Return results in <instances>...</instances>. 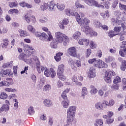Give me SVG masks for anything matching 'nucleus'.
Instances as JSON below:
<instances>
[{
    "label": "nucleus",
    "instance_id": "obj_29",
    "mask_svg": "<svg viewBox=\"0 0 126 126\" xmlns=\"http://www.w3.org/2000/svg\"><path fill=\"white\" fill-rule=\"evenodd\" d=\"M90 88H91L90 93L92 95H95V94H96V93L98 92V90H97L96 88L94 87V86H93V85L91 86Z\"/></svg>",
    "mask_w": 126,
    "mask_h": 126
},
{
    "label": "nucleus",
    "instance_id": "obj_5",
    "mask_svg": "<svg viewBox=\"0 0 126 126\" xmlns=\"http://www.w3.org/2000/svg\"><path fill=\"white\" fill-rule=\"evenodd\" d=\"M81 30L83 31V32H84L86 34H90L91 36H96L98 35L97 32L92 30V29L90 28L89 26L88 25H86L83 27H81Z\"/></svg>",
    "mask_w": 126,
    "mask_h": 126
},
{
    "label": "nucleus",
    "instance_id": "obj_6",
    "mask_svg": "<svg viewBox=\"0 0 126 126\" xmlns=\"http://www.w3.org/2000/svg\"><path fill=\"white\" fill-rule=\"evenodd\" d=\"M23 49L28 56L33 55L35 52V49L32 46L27 44H24Z\"/></svg>",
    "mask_w": 126,
    "mask_h": 126
},
{
    "label": "nucleus",
    "instance_id": "obj_52",
    "mask_svg": "<svg viewBox=\"0 0 126 126\" xmlns=\"http://www.w3.org/2000/svg\"><path fill=\"white\" fill-rule=\"evenodd\" d=\"M13 101L14 102V108L15 109H18V100L17 99L15 98L13 100Z\"/></svg>",
    "mask_w": 126,
    "mask_h": 126
},
{
    "label": "nucleus",
    "instance_id": "obj_58",
    "mask_svg": "<svg viewBox=\"0 0 126 126\" xmlns=\"http://www.w3.org/2000/svg\"><path fill=\"white\" fill-rule=\"evenodd\" d=\"M39 85L41 87L45 85V80L43 78L40 79V81L39 82Z\"/></svg>",
    "mask_w": 126,
    "mask_h": 126
},
{
    "label": "nucleus",
    "instance_id": "obj_63",
    "mask_svg": "<svg viewBox=\"0 0 126 126\" xmlns=\"http://www.w3.org/2000/svg\"><path fill=\"white\" fill-rule=\"evenodd\" d=\"M34 35L35 37H37V38H39V39H40L41 36H42V33L41 32H35Z\"/></svg>",
    "mask_w": 126,
    "mask_h": 126
},
{
    "label": "nucleus",
    "instance_id": "obj_4",
    "mask_svg": "<svg viewBox=\"0 0 126 126\" xmlns=\"http://www.w3.org/2000/svg\"><path fill=\"white\" fill-rule=\"evenodd\" d=\"M25 63H27L28 64H33V63H36L37 71L40 72V67L39 66L40 61H39V59L37 56H34L32 58H31L30 59H26Z\"/></svg>",
    "mask_w": 126,
    "mask_h": 126
},
{
    "label": "nucleus",
    "instance_id": "obj_59",
    "mask_svg": "<svg viewBox=\"0 0 126 126\" xmlns=\"http://www.w3.org/2000/svg\"><path fill=\"white\" fill-rule=\"evenodd\" d=\"M24 17L26 22H27V23H30V22L31 21V17L30 18V17L27 15H25Z\"/></svg>",
    "mask_w": 126,
    "mask_h": 126
},
{
    "label": "nucleus",
    "instance_id": "obj_61",
    "mask_svg": "<svg viewBox=\"0 0 126 126\" xmlns=\"http://www.w3.org/2000/svg\"><path fill=\"white\" fill-rule=\"evenodd\" d=\"M75 6L77 8H84V6L83 5H81L78 1L75 2Z\"/></svg>",
    "mask_w": 126,
    "mask_h": 126
},
{
    "label": "nucleus",
    "instance_id": "obj_64",
    "mask_svg": "<svg viewBox=\"0 0 126 126\" xmlns=\"http://www.w3.org/2000/svg\"><path fill=\"white\" fill-rule=\"evenodd\" d=\"M5 91H6V92H14V91H15V89L7 88L5 89Z\"/></svg>",
    "mask_w": 126,
    "mask_h": 126
},
{
    "label": "nucleus",
    "instance_id": "obj_36",
    "mask_svg": "<svg viewBox=\"0 0 126 126\" xmlns=\"http://www.w3.org/2000/svg\"><path fill=\"white\" fill-rule=\"evenodd\" d=\"M35 114V110H34V107L32 106H30L28 108V114L30 116H32Z\"/></svg>",
    "mask_w": 126,
    "mask_h": 126
},
{
    "label": "nucleus",
    "instance_id": "obj_24",
    "mask_svg": "<svg viewBox=\"0 0 126 126\" xmlns=\"http://www.w3.org/2000/svg\"><path fill=\"white\" fill-rule=\"evenodd\" d=\"M95 108L99 111L104 110V107L101 102H96L95 104Z\"/></svg>",
    "mask_w": 126,
    "mask_h": 126
},
{
    "label": "nucleus",
    "instance_id": "obj_14",
    "mask_svg": "<svg viewBox=\"0 0 126 126\" xmlns=\"http://www.w3.org/2000/svg\"><path fill=\"white\" fill-rule=\"evenodd\" d=\"M88 76L89 78H93L96 76V70L94 67H91L90 68V71L88 73Z\"/></svg>",
    "mask_w": 126,
    "mask_h": 126
},
{
    "label": "nucleus",
    "instance_id": "obj_56",
    "mask_svg": "<svg viewBox=\"0 0 126 126\" xmlns=\"http://www.w3.org/2000/svg\"><path fill=\"white\" fill-rule=\"evenodd\" d=\"M31 78L32 80V82L34 83H36L37 82V78L36 77V75H34L33 74H32L31 76Z\"/></svg>",
    "mask_w": 126,
    "mask_h": 126
},
{
    "label": "nucleus",
    "instance_id": "obj_47",
    "mask_svg": "<svg viewBox=\"0 0 126 126\" xmlns=\"http://www.w3.org/2000/svg\"><path fill=\"white\" fill-rule=\"evenodd\" d=\"M106 74L111 78L112 76H116V73L114 71H109V72H107Z\"/></svg>",
    "mask_w": 126,
    "mask_h": 126
},
{
    "label": "nucleus",
    "instance_id": "obj_19",
    "mask_svg": "<svg viewBox=\"0 0 126 126\" xmlns=\"http://www.w3.org/2000/svg\"><path fill=\"white\" fill-rule=\"evenodd\" d=\"M9 43V41L7 38H4L2 40V43L1 44V47L3 49H6L7 48V46Z\"/></svg>",
    "mask_w": 126,
    "mask_h": 126
},
{
    "label": "nucleus",
    "instance_id": "obj_3",
    "mask_svg": "<svg viewBox=\"0 0 126 126\" xmlns=\"http://www.w3.org/2000/svg\"><path fill=\"white\" fill-rule=\"evenodd\" d=\"M76 112V107L70 106L67 110V119L68 122H73L74 116Z\"/></svg>",
    "mask_w": 126,
    "mask_h": 126
},
{
    "label": "nucleus",
    "instance_id": "obj_37",
    "mask_svg": "<svg viewBox=\"0 0 126 126\" xmlns=\"http://www.w3.org/2000/svg\"><path fill=\"white\" fill-rule=\"evenodd\" d=\"M63 108H67L69 106V100H63L62 102Z\"/></svg>",
    "mask_w": 126,
    "mask_h": 126
},
{
    "label": "nucleus",
    "instance_id": "obj_8",
    "mask_svg": "<svg viewBox=\"0 0 126 126\" xmlns=\"http://www.w3.org/2000/svg\"><path fill=\"white\" fill-rule=\"evenodd\" d=\"M94 66L98 68H107L108 67V64L99 59L95 61Z\"/></svg>",
    "mask_w": 126,
    "mask_h": 126
},
{
    "label": "nucleus",
    "instance_id": "obj_40",
    "mask_svg": "<svg viewBox=\"0 0 126 126\" xmlns=\"http://www.w3.org/2000/svg\"><path fill=\"white\" fill-rule=\"evenodd\" d=\"M40 7L42 10H46V9H48V7H49V3H43Z\"/></svg>",
    "mask_w": 126,
    "mask_h": 126
},
{
    "label": "nucleus",
    "instance_id": "obj_26",
    "mask_svg": "<svg viewBox=\"0 0 126 126\" xmlns=\"http://www.w3.org/2000/svg\"><path fill=\"white\" fill-rule=\"evenodd\" d=\"M65 14L67 16H73L74 15V13L70 9H66L65 10Z\"/></svg>",
    "mask_w": 126,
    "mask_h": 126
},
{
    "label": "nucleus",
    "instance_id": "obj_21",
    "mask_svg": "<svg viewBox=\"0 0 126 126\" xmlns=\"http://www.w3.org/2000/svg\"><path fill=\"white\" fill-rule=\"evenodd\" d=\"M93 24L95 28H100V27L102 26V24H101L100 21L98 20H94Z\"/></svg>",
    "mask_w": 126,
    "mask_h": 126
},
{
    "label": "nucleus",
    "instance_id": "obj_53",
    "mask_svg": "<svg viewBox=\"0 0 126 126\" xmlns=\"http://www.w3.org/2000/svg\"><path fill=\"white\" fill-rule=\"evenodd\" d=\"M68 64L71 66V67H73V64L74 63V60H73L71 58L69 59L68 60Z\"/></svg>",
    "mask_w": 126,
    "mask_h": 126
},
{
    "label": "nucleus",
    "instance_id": "obj_62",
    "mask_svg": "<svg viewBox=\"0 0 126 126\" xmlns=\"http://www.w3.org/2000/svg\"><path fill=\"white\" fill-rule=\"evenodd\" d=\"M71 79L73 82L77 83L78 82V79H77V76L75 75L72 76Z\"/></svg>",
    "mask_w": 126,
    "mask_h": 126
},
{
    "label": "nucleus",
    "instance_id": "obj_30",
    "mask_svg": "<svg viewBox=\"0 0 126 126\" xmlns=\"http://www.w3.org/2000/svg\"><path fill=\"white\" fill-rule=\"evenodd\" d=\"M18 32L20 33L21 37H27V36H29V34L27 33V32L24 31L22 30H19Z\"/></svg>",
    "mask_w": 126,
    "mask_h": 126
},
{
    "label": "nucleus",
    "instance_id": "obj_39",
    "mask_svg": "<svg viewBox=\"0 0 126 126\" xmlns=\"http://www.w3.org/2000/svg\"><path fill=\"white\" fill-rule=\"evenodd\" d=\"M27 28L28 30H29V31L30 32H31L32 33H35V31H36L35 28H34V27L31 25H29V26H28Z\"/></svg>",
    "mask_w": 126,
    "mask_h": 126
},
{
    "label": "nucleus",
    "instance_id": "obj_55",
    "mask_svg": "<svg viewBox=\"0 0 126 126\" xmlns=\"http://www.w3.org/2000/svg\"><path fill=\"white\" fill-rule=\"evenodd\" d=\"M9 6L11 8L15 7V6H17V3L15 2H9Z\"/></svg>",
    "mask_w": 126,
    "mask_h": 126
},
{
    "label": "nucleus",
    "instance_id": "obj_22",
    "mask_svg": "<svg viewBox=\"0 0 126 126\" xmlns=\"http://www.w3.org/2000/svg\"><path fill=\"white\" fill-rule=\"evenodd\" d=\"M103 125H104L103 119H96L94 124V126H103Z\"/></svg>",
    "mask_w": 126,
    "mask_h": 126
},
{
    "label": "nucleus",
    "instance_id": "obj_18",
    "mask_svg": "<svg viewBox=\"0 0 126 126\" xmlns=\"http://www.w3.org/2000/svg\"><path fill=\"white\" fill-rule=\"evenodd\" d=\"M63 71H64V65L63 64H61L58 66L57 74H63Z\"/></svg>",
    "mask_w": 126,
    "mask_h": 126
},
{
    "label": "nucleus",
    "instance_id": "obj_49",
    "mask_svg": "<svg viewBox=\"0 0 126 126\" xmlns=\"http://www.w3.org/2000/svg\"><path fill=\"white\" fill-rule=\"evenodd\" d=\"M121 78L119 76H117L113 80V83L114 84H118L121 82Z\"/></svg>",
    "mask_w": 126,
    "mask_h": 126
},
{
    "label": "nucleus",
    "instance_id": "obj_38",
    "mask_svg": "<svg viewBox=\"0 0 126 126\" xmlns=\"http://www.w3.org/2000/svg\"><path fill=\"white\" fill-rule=\"evenodd\" d=\"M111 77H110V76H108L107 74L105 73V76L104 77V79L107 83H111L112 82V81L111 80Z\"/></svg>",
    "mask_w": 126,
    "mask_h": 126
},
{
    "label": "nucleus",
    "instance_id": "obj_35",
    "mask_svg": "<svg viewBox=\"0 0 126 126\" xmlns=\"http://www.w3.org/2000/svg\"><path fill=\"white\" fill-rule=\"evenodd\" d=\"M114 61H115V58L112 56H108L105 58V62L107 63H109L114 62Z\"/></svg>",
    "mask_w": 126,
    "mask_h": 126
},
{
    "label": "nucleus",
    "instance_id": "obj_15",
    "mask_svg": "<svg viewBox=\"0 0 126 126\" xmlns=\"http://www.w3.org/2000/svg\"><path fill=\"white\" fill-rule=\"evenodd\" d=\"M10 74H11V70L8 69L6 70L2 69L0 72V75L2 76V77L9 76Z\"/></svg>",
    "mask_w": 126,
    "mask_h": 126
},
{
    "label": "nucleus",
    "instance_id": "obj_11",
    "mask_svg": "<svg viewBox=\"0 0 126 126\" xmlns=\"http://www.w3.org/2000/svg\"><path fill=\"white\" fill-rule=\"evenodd\" d=\"M44 75L47 76V77H49V76H51L52 78H54V77L56 76V72H55V70H54L53 68H50L49 70L48 68H45Z\"/></svg>",
    "mask_w": 126,
    "mask_h": 126
},
{
    "label": "nucleus",
    "instance_id": "obj_57",
    "mask_svg": "<svg viewBox=\"0 0 126 126\" xmlns=\"http://www.w3.org/2000/svg\"><path fill=\"white\" fill-rule=\"evenodd\" d=\"M96 59L95 58H94V59H90L88 61V63H90V64H92L93 63H94V65H95V63H96Z\"/></svg>",
    "mask_w": 126,
    "mask_h": 126
},
{
    "label": "nucleus",
    "instance_id": "obj_43",
    "mask_svg": "<svg viewBox=\"0 0 126 126\" xmlns=\"http://www.w3.org/2000/svg\"><path fill=\"white\" fill-rule=\"evenodd\" d=\"M51 85H46L43 88V91H45L46 92H49L50 90H51Z\"/></svg>",
    "mask_w": 126,
    "mask_h": 126
},
{
    "label": "nucleus",
    "instance_id": "obj_17",
    "mask_svg": "<svg viewBox=\"0 0 126 126\" xmlns=\"http://www.w3.org/2000/svg\"><path fill=\"white\" fill-rule=\"evenodd\" d=\"M78 43L81 46H83V45H86V46H88L89 45V40L88 39L82 38L79 39Z\"/></svg>",
    "mask_w": 126,
    "mask_h": 126
},
{
    "label": "nucleus",
    "instance_id": "obj_13",
    "mask_svg": "<svg viewBox=\"0 0 126 126\" xmlns=\"http://www.w3.org/2000/svg\"><path fill=\"white\" fill-rule=\"evenodd\" d=\"M67 53L71 56V57H73L75 58V57H77V54L76 53V48L74 47H71L69 48L67 50Z\"/></svg>",
    "mask_w": 126,
    "mask_h": 126
},
{
    "label": "nucleus",
    "instance_id": "obj_34",
    "mask_svg": "<svg viewBox=\"0 0 126 126\" xmlns=\"http://www.w3.org/2000/svg\"><path fill=\"white\" fill-rule=\"evenodd\" d=\"M88 94V90H87V88L84 87L82 89V94L81 96L82 97H84V96H86Z\"/></svg>",
    "mask_w": 126,
    "mask_h": 126
},
{
    "label": "nucleus",
    "instance_id": "obj_16",
    "mask_svg": "<svg viewBox=\"0 0 126 126\" xmlns=\"http://www.w3.org/2000/svg\"><path fill=\"white\" fill-rule=\"evenodd\" d=\"M81 61L77 60H74V63L73 67L72 66V69L74 70H77V67H81Z\"/></svg>",
    "mask_w": 126,
    "mask_h": 126
},
{
    "label": "nucleus",
    "instance_id": "obj_12",
    "mask_svg": "<svg viewBox=\"0 0 126 126\" xmlns=\"http://www.w3.org/2000/svg\"><path fill=\"white\" fill-rule=\"evenodd\" d=\"M119 54L121 57H125L126 55V41H123L121 43V49Z\"/></svg>",
    "mask_w": 126,
    "mask_h": 126
},
{
    "label": "nucleus",
    "instance_id": "obj_41",
    "mask_svg": "<svg viewBox=\"0 0 126 126\" xmlns=\"http://www.w3.org/2000/svg\"><path fill=\"white\" fill-rule=\"evenodd\" d=\"M51 46L53 49L58 48V41L57 40H53L51 43Z\"/></svg>",
    "mask_w": 126,
    "mask_h": 126
},
{
    "label": "nucleus",
    "instance_id": "obj_7",
    "mask_svg": "<svg viewBox=\"0 0 126 126\" xmlns=\"http://www.w3.org/2000/svg\"><path fill=\"white\" fill-rule=\"evenodd\" d=\"M47 34H47L46 32H42L40 40H41V41H45L46 42H50L51 40H53V35H52V33H51V32H49Z\"/></svg>",
    "mask_w": 126,
    "mask_h": 126
},
{
    "label": "nucleus",
    "instance_id": "obj_2",
    "mask_svg": "<svg viewBox=\"0 0 126 126\" xmlns=\"http://www.w3.org/2000/svg\"><path fill=\"white\" fill-rule=\"evenodd\" d=\"M55 37L58 43H62L63 41L64 46H67L69 43V38L64 33H62L61 32H57L55 33Z\"/></svg>",
    "mask_w": 126,
    "mask_h": 126
},
{
    "label": "nucleus",
    "instance_id": "obj_60",
    "mask_svg": "<svg viewBox=\"0 0 126 126\" xmlns=\"http://www.w3.org/2000/svg\"><path fill=\"white\" fill-rule=\"evenodd\" d=\"M69 23V20H68L67 18H65L63 19L62 22V24H63V25H67V24H68Z\"/></svg>",
    "mask_w": 126,
    "mask_h": 126
},
{
    "label": "nucleus",
    "instance_id": "obj_48",
    "mask_svg": "<svg viewBox=\"0 0 126 126\" xmlns=\"http://www.w3.org/2000/svg\"><path fill=\"white\" fill-rule=\"evenodd\" d=\"M90 47L91 49H95L96 47H97V44L94 41H91L90 42Z\"/></svg>",
    "mask_w": 126,
    "mask_h": 126
},
{
    "label": "nucleus",
    "instance_id": "obj_23",
    "mask_svg": "<svg viewBox=\"0 0 126 126\" xmlns=\"http://www.w3.org/2000/svg\"><path fill=\"white\" fill-rule=\"evenodd\" d=\"M43 104L46 107H51L53 106V102L49 99H46L43 101Z\"/></svg>",
    "mask_w": 126,
    "mask_h": 126
},
{
    "label": "nucleus",
    "instance_id": "obj_9",
    "mask_svg": "<svg viewBox=\"0 0 126 126\" xmlns=\"http://www.w3.org/2000/svg\"><path fill=\"white\" fill-rule=\"evenodd\" d=\"M112 24L114 26H119V25H122L123 31H125L126 29V26L125 24L122 23V21L119 20L118 19L112 18Z\"/></svg>",
    "mask_w": 126,
    "mask_h": 126
},
{
    "label": "nucleus",
    "instance_id": "obj_20",
    "mask_svg": "<svg viewBox=\"0 0 126 126\" xmlns=\"http://www.w3.org/2000/svg\"><path fill=\"white\" fill-rule=\"evenodd\" d=\"M48 10L49 11H55L56 10V4L53 2H50L48 6Z\"/></svg>",
    "mask_w": 126,
    "mask_h": 126
},
{
    "label": "nucleus",
    "instance_id": "obj_10",
    "mask_svg": "<svg viewBox=\"0 0 126 126\" xmlns=\"http://www.w3.org/2000/svg\"><path fill=\"white\" fill-rule=\"evenodd\" d=\"M10 105V103L9 102V100H6L5 101V104H3L0 108V114H1L3 112H8V111H9Z\"/></svg>",
    "mask_w": 126,
    "mask_h": 126
},
{
    "label": "nucleus",
    "instance_id": "obj_28",
    "mask_svg": "<svg viewBox=\"0 0 126 126\" xmlns=\"http://www.w3.org/2000/svg\"><path fill=\"white\" fill-rule=\"evenodd\" d=\"M27 58V55L25 54L24 53L21 54L18 56L19 60H20L21 61H23L24 62H26Z\"/></svg>",
    "mask_w": 126,
    "mask_h": 126
},
{
    "label": "nucleus",
    "instance_id": "obj_1",
    "mask_svg": "<svg viewBox=\"0 0 126 126\" xmlns=\"http://www.w3.org/2000/svg\"><path fill=\"white\" fill-rule=\"evenodd\" d=\"M75 17L76 18V21L79 24L80 26L83 27L86 25H89L90 23V20L87 18H85L84 19H81V17H84V13L82 12H80L78 14L77 12H75L74 14Z\"/></svg>",
    "mask_w": 126,
    "mask_h": 126
},
{
    "label": "nucleus",
    "instance_id": "obj_51",
    "mask_svg": "<svg viewBox=\"0 0 126 126\" xmlns=\"http://www.w3.org/2000/svg\"><path fill=\"white\" fill-rule=\"evenodd\" d=\"M19 11L18 10H17V9H10L8 11V13L9 14H13V13H16L17 14L18 13Z\"/></svg>",
    "mask_w": 126,
    "mask_h": 126
},
{
    "label": "nucleus",
    "instance_id": "obj_25",
    "mask_svg": "<svg viewBox=\"0 0 126 126\" xmlns=\"http://www.w3.org/2000/svg\"><path fill=\"white\" fill-rule=\"evenodd\" d=\"M57 7L59 10L60 11H63V9H64L65 6L64 4L62 3H57Z\"/></svg>",
    "mask_w": 126,
    "mask_h": 126
},
{
    "label": "nucleus",
    "instance_id": "obj_45",
    "mask_svg": "<svg viewBox=\"0 0 126 126\" xmlns=\"http://www.w3.org/2000/svg\"><path fill=\"white\" fill-rule=\"evenodd\" d=\"M4 68H7V67H11L12 66V62L4 63L2 65Z\"/></svg>",
    "mask_w": 126,
    "mask_h": 126
},
{
    "label": "nucleus",
    "instance_id": "obj_54",
    "mask_svg": "<svg viewBox=\"0 0 126 126\" xmlns=\"http://www.w3.org/2000/svg\"><path fill=\"white\" fill-rule=\"evenodd\" d=\"M119 7L121 10H126V5L123 4L122 3H119Z\"/></svg>",
    "mask_w": 126,
    "mask_h": 126
},
{
    "label": "nucleus",
    "instance_id": "obj_32",
    "mask_svg": "<svg viewBox=\"0 0 126 126\" xmlns=\"http://www.w3.org/2000/svg\"><path fill=\"white\" fill-rule=\"evenodd\" d=\"M80 36H81V32H75L73 35V38L75 40H77V39L80 38Z\"/></svg>",
    "mask_w": 126,
    "mask_h": 126
},
{
    "label": "nucleus",
    "instance_id": "obj_50",
    "mask_svg": "<svg viewBox=\"0 0 126 126\" xmlns=\"http://www.w3.org/2000/svg\"><path fill=\"white\" fill-rule=\"evenodd\" d=\"M58 76V78L60 80H63V81H64L65 79H66V77L63 75V74H57Z\"/></svg>",
    "mask_w": 126,
    "mask_h": 126
},
{
    "label": "nucleus",
    "instance_id": "obj_31",
    "mask_svg": "<svg viewBox=\"0 0 126 126\" xmlns=\"http://www.w3.org/2000/svg\"><path fill=\"white\" fill-rule=\"evenodd\" d=\"M63 53L61 52L56 54V55L54 57V59L56 62H60L61 60H62V58H61V57L63 56Z\"/></svg>",
    "mask_w": 126,
    "mask_h": 126
},
{
    "label": "nucleus",
    "instance_id": "obj_33",
    "mask_svg": "<svg viewBox=\"0 0 126 126\" xmlns=\"http://www.w3.org/2000/svg\"><path fill=\"white\" fill-rule=\"evenodd\" d=\"M104 104L106 106H108V107H112V106H114V104H115V101L113 99L110 100L109 102L105 100L104 101Z\"/></svg>",
    "mask_w": 126,
    "mask_h": 126
},
{
    "label": "nucleus",
    "instance_id": "obj_27",
    "mask_svg": "<svg viewBox=\"0 0 126 126\" xmlns=\"http://www.w3.org/2000/svg\"><path fill=\"white\" fill-rule=\"evenodd\" d=\"M103 118L106 120V123L108 125H110V124H112L114 122L113 119H111V118L108 117L107 115H103Z\"/></svg>",
    "mask_w": 126,
    "mask_h": 126
},
{
    "label": "nucleus",
    "instance_id": "obj_46",
    "mask_svg": "<svg viewBox=\"0 0 126 126\" xmlns=\"http://www.w3.org/2000/svg\"><path fill=\"white\" fill-rule=\"evenodd\" d=\"M7 98V94L4 92L1 93L0 94V99L5 100Z\"/></svg>",
    "mask_w": 126,
    "mask_h": 126
},
{
    "label": "nucleus",
    "instance_id": "obj_42",
    "mask_svg": "<svg viewBox=\"0 0 126 126\" xmlns=\"http://www.w3.org/2000/svg\"><path fill=\"white\" fill-rule=\"evenodd\" d=\"M117 33H116L115 31H110L108 32V36L110 38H113L115 36H117Z\"/></svg>",
    "mask_w": 126,
    "mask_h": 126
},
{
    "label": "nucleus",
    "instance_id": "obj_44",
    "mask_svg": "<svg viewBox=\"0 0 126 126\" xmlns=\"http://www.w3.org/2000/svg\"><path fill=\"white\" fill-rule=\"evenodd\" d=\"M113 30L115 32L116 34H117V35H119V32H121L122 31V27H115Z\"/></svg>",
    "mask_w": 126,
    "mask_h": 126
}]
</instances>
